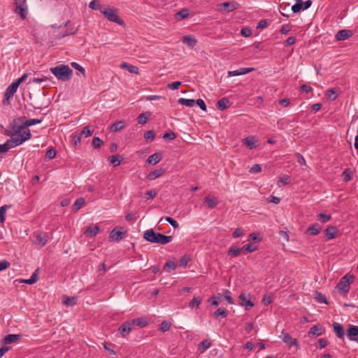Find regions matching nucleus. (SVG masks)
Instances as JSON below:
<instances>
[{"label":"nucleus","instance_id":"1","mask_svg":"<svg viewBox=\"0 0 358 358\" xmlns=\"http://www.w3.org/2000/svg\"><path fill=\"white\" fill-rule=\"evenodd\" d=\"M6 134L10 136V138L8 139L5 143L0 145V153H5L9 149L21 145L31 136V132L29 131L24 132L22 135H18L13 130L10 132L6 133Z\"/></svg>","mask_w":358,"mask_h":358},{"label":"nucleus","instance_id":"2","mask_svg":"<svg viewBox=\"0 0 358 358\" xmlns=\"http://www.w3.org/2000/svg\"><path fill=\"white\" fill-rule=\"evenodd\" d=\"M143 238L152 243H159L162 245L170 243L173 237L171 236H165L158 232H155L153 229H148L143 234Z\"/></svg>","mask_w":358,"mask_h":358},{"label":"nucleus","instance_id":"3","mask_svg":"<svg viewBox=\"0 0 358 358\" xmlns=\"http://www.w3.org/2000/svg\"><path fill=\"white\" fill-rule=\"evenodd\" d=\"M50 71L58 80L64 82L69 80L73 76V71L66 64L52 67Z\"/></svg>","mask_w":358,"mask_h":358},{"label":"nucleus","instance_id":"4","mask_svg":"<svg viewBox=\"0 0 358 358\" xmlns=\"http://www.w3.org/2000/svg\"><path fill=\"white\" fill-rule=\"evenodd\" d=\"M25 117H19L17 119L14 120V125L12 127V129L15 133H16L18 135H22L24 132L29 131L30 132V130L27 129L28 127L40 124L42 122V120L38 119H30L28 120H26L24 122L22 123L21 125H17L18 122H20L22 121L23 119H24Z\"/></svg>","mask_w":358,"mask_h":358},{"label":"nucleus","instance_id":"5","mask_svg":"<svg viewBox=\"0 0 358 358\" xmlns=\"http://www.w3.org/2000/svg\"><path fill=\"white\" fill-rule=\"evenodd\" d=\"M101 13L107 18L108 20L115 22L119 25H124V21L120 19L117 13V9L114 8L106 7L104 6Z\"/></svg>","mask_w":358,"mask_h":358},{"label":"nucleus","instance_id":"6","mask_svg":"<svg viewBox=\"0 0 358 358\" xmlns=\"http://www.w3.org/2000/svg\"><path fill=\"white\" fill-rule=\"evenodd\" d=\"M354 281V276L352 275L346 274L342 277L336 288L338 289L341 295H346L350 290V285Z\"/></svg>","mask_w":358,"mask_h":358},{"label":"nucleus","instance_id":"7","mask_svg":"<svg viewBox=\"0 0 358 358\" xmlns=\"http://www.w3.org/2000/svg\"><path fill=\"white\" fill-rule=\"evenodd\" d=\"M16 13L19 14L22 19H25L27 15V5L25 0H15Z\"/></svg>","mask_w":358,"mask_h":358},{"label":"nucleus","instance_id":"8","mask_svg":"<svg viewBox=\"0 0 358 358\" xmlns=\"http://www.w3.org/2000/svg\"><path fill=\"white\" fill-rule=\"evenodd\" d=\"M17 87L12 83L10 85H8L7 87L5 94H4V98L3 99V104L4 106H8L10 103V99L13 98L14 94L16 92L17 90Z\"/></svg>","mask_w":358,"mask_h":358},{"label":"nucleus","instance_id":"9","mask_svg":"<svg viewBox=\"0 0 358 358\" xmlns=\"http://www.w3.org/2000/svg\"><path fill=\"white\" fill-rule=\"evenodd\" d=\"M238 4L235 1H226L218 4V9L220 11H224L229 13L237 9Z\"/></svg>","mask_w":358,"mask_h":358},{"label":"nucleus","instance_id":"10","mask_svg":"<svg viewBox=\"0 0 358 358\" xmlns=\"http://www.w3.org/2000/svg\"><path fill=\"white\" fill-rule=\"evenodd\" d=\"M48 241V235L45 232H41L35 234L34 243L41 248L43 247Z\"/></svg>","mask_w":358,"mask_h":358},{"label":"nucleus","instance_id":"11","mask_svg":"<svg viewBox=\"0 0 358 358\" xmlns=\"http://www.w3.org/2000/svg\"><path fill=\"white\" fill-rule=\"evenodd\" d=\"M347 336L349 340L358 343V326L349 325L347 330Z\"/></svg>","mask_w":358,"mask_h":358},{"label":"nucleus","instance_id":"12","mask_svg":"<svg viewBox=\"0 0 358 358\" xmlns=\"http://www.w3.org/2000/svg\"><path fill=\"white\" fill-rule=\"evenodd\" d=\"M132 323L131 321L124 322L118 329V332L122 337H126L132 329Z\"/></svg>","mask_w":358,"mask_h":358},{"label":"nucleus","instance_id":"13","mask_svg":"<svg viewBox=\"0 0 358 358\" xmlns=\"http://www.w3.org/2000/svg\"><path fill=\"white\" fill-rule=\"evenodd\" d=\"M352 36V32L349 29H341L336 34L337 41H344Z\"/></svg>","mask_w":358,"mask_h":358},{"label":"nucleus","instance_id":"14","mask_svg":"<svg viewBox=\"0 0 358 358\" xmlns=\"http://www.w3.org/2000/svg\"><path fill=\"white\" fill-rule=\"evenodd\" d=\"M324 332V328L320 324H316L310 329L308 334L314 336H319L322 335Z\"/></svg>","mask_w":358,"mask_h":358},{"label":"nucleus","instance_id":"15","mask_svg":"<svg viewBox=\"0 0 358 358\" xmlns=\"http://www.w3.org/2000/svg\"><path fill=\"white\" fill-rule=\"evenodd\" d=\"M162 159V154L161 152H155L150 156L146 160V162L149 164L155 165L159 163Z\"/></svg>","mask_w":358,"mask_h":358},{"label":"nucleus","instance_id":"16","mask_svg":"<svg viewBox=\"0 0 358 358\" xmlns=\"http://www.w3.org/2000/svg\"><path fill=\"white\" fill-rule=\"evenodd\" d=\"M124 234V232L117 231L115 228L110 231L109 238L115 242H119L123 238Z\"/></svg>","mask_w":358,"mask_h":358},{"label":"nucleus","instance_id":"17","mask_svg":"<svg viewBox=\"0 0 358 358\" xmlns=\"http://www.w3.org/2000/svg\"><path fill=\"white\" fill-rule=\"evenodd\" d=\"M243 143L250 150H252L257 148L256 141L255 136H250L243 139Z\"/></svg>","mask_w":358,"mask_h":358},{"label":"nucleus","instance_id":"18","mask_svg":"<svg viewBox=\"0 0 358 358\" xmlns=\"http://www.w3.org/2000/svg\"><path fill=\"white\" fill-rule=\"evenodd\" d=\"M38 273H39V268H38L32 273V275L29 279H22V280H20V282L22 283H25V284H28V285H33L35 282H36L37 280H38Z\"/></svg>","mask_w":358,"mask_h":358},{"label":"nucleus","instance_id":"19","mask_svg":"<svg viewBox=\"0 0 358 358\" xmlns=\"http://www.w3.org/2000/svg\"><path fill=\"white\" fill-rule=\"evenodd\" d=\"M333 327H334V331L337 336L338 338L343 339L345 336V331L343 327V326L338 323V322H334L333 323Z\"/></svg>","mask_w":358,"mask_h":358},{"label":"nucleus","instance_id":"20","mask_svg":"<svg viewBox=\"0 0 358 358\" xmlns=\"http://www.w3.org/2000/svg\"><path fill=\"white\" fill-rule=\"evenodd\" d=\"M239 299L241 301V305L244 306L245 310H250L254 306V303L250 299H247L246 295L244 293L240 294Z\"/></svg>","mask_w":358,"mask_h":358},{"label":"nucleus","instance_id":"21","mask_svg":"<svg viewBox=\"0 0 358 358\" xmlns=\"http://www.w3.org/2000/svg\"><path fill=\"white\" fill-rule=\"evenodd\" d=\"M182 41L190 48H193L197 43L196 39L191 35H186L183 36Z\"/></svg>","mask_w":358,"mask_h":358},{"label":"nucleus","instance_id":"22","mask_svg":"<svg viewBox=\"0 0 358 358\" xmlns=\"http://www.w3.org/2000/svg\"><path fill=\"white\" fill-rule=\"evenodd\" d=\"M324 232L327 236V239L331 240L336 236L338 229L334 226H329L325 229Z\"/></svg>","mask_w":358,"mask_h":358},{"label":"nucleus","instance_id":"23","mask_svg":"<svg viewBox=\"0 0 358 358\" xmlns=\"http://www.w3.org/2000/svg\"><path fill=\"white\" fill-rule=\"evenodd\" d=\"M321 226L318 223L310 225L306 231V234L312 236L317 235L321 229Z\"/></svg>","mask_w":358,"mask_h":358},{"label":"nucleus","instance_id":"24","mask_svg":"<svg viewBox=\"0 0 358 358\" xmlns=\"http://www.w3.org/2000/svg\"><path fill=\"white\" fill-rule=\"evenodd\" d=\"M164 172H165V171L163 169H155V171H153L148 174L147 178L150 180H154L156 178L162 176Z\"/></svg>","mask_w":358,"mask_h":358},{"label":"nucleus","instance_id":"25","mask_svg":"<svg viewBox=\"0 0 358 358\" xmlns=\"http://www.w3.org/2000/svg\"><path fill=\"white\" fill-rule=\"evenodd\" d=\"M21 337L20 334H8L3 339V344L8 345L15 343L17 339Z\"/></svg>","mask_w":358,"mask_h":358},{"label":"nucleus","instance_id":"26","mask_svg":"<svg viewBox=\"0 0 358 358\" xmlns=\"http://www.w3.org/2000/svg\"><path fill=\"white\" fill-rule=\"evenodd\" d=\"M120 66L122 69H126L131 73L136 75L139 73L138 68L137 66L129 64L127 62H122Z\"/></svg>","mask_w":358,"mask_h":358},{"label":"nucleus","instance_id":"27","mask_svg":"<svg viewBox=\"0 0 358 358\" xmlns=\"http://www.w3.org/2000/svg\"><path fill=\"white\" fill-rule=\"evenodd\" d=\"M203 201L208 205L209 208H214L219 203L216 197L210 198V196H206L203 199Z\"/></svg>","mask_w":358,"mask_h":358},{"label":"nucleus","instance_id":"28","mask_svg":"<svg viewBox=\"0 0 358 358\" xmlns=\"http://www.w3.org/2000/svg\"><path fill=\"white\" fill-rule=\"evenodd\" d=\"M94 131V127L92 125H87V126H85L83 130L81 131V132L80 133V136L83 137H89L90 136H92L93 134Z\"/></svg>","mask_w":358,"mask_h":358},{"label":"nucleus","instance_id":"29","mask_svg":"<svg viewBox=\"0 0 358 358\" xmlns=\"http://www.w3.org/2000/svg\"><path fill=\"white\" fill-rule=\"evenodd\" d=\"M282 340L290 347L292 345H298L297 340L296 338H293L289 334H285Z\"/></svg>","mask_w":358,"mask_h":358},{"label":"nucleus","instance_id":"30","mask_svg":"<svg viewBox=\"0 0 358 358\" xmlns=\"http://www.w3.org/2000/svg\"><path fill=\"white\" fill-rule=\"evenodd\" d=\"M132 323V325H136L141 327H146L148 324V321L143 318V317H138L136 319H134L132 320H130Z\"/></svg>","mask_w":358,"mask_h":358},{"label":"nucleus","instance_id":"31","mask_svg":"<svg viewBox=\"0 0 358 358\" xmlns=\"http://www.w3.org/2000/svg\"><path fill=\"white\" fill-rule=\"evenodd\" d=\"M99 231V227L97 225L89 226L85 231V234L94 236L98 234Z\"/></svg>","mask_w":358,"mask_h":358},{"label":"nucleus","instance_id":"32","mask_svg":"<svg viewBox=\"0 0 358 358\" xmlns=\"http://www.w3.org/2000/svg\"><path fill=\"white\" fill-rule=\"evenodd\" d=\"M229 103V99L227 97H223L217 101V108L220 110H224L227 108V104Z\"/></svg>","mask_w":358,"mask_h":358},{"label":"nucleus","instance_id":"33","mask_svg":"<svg viewBox=\"0 0 358 358\" xmlns=\"http://www.w3.org/2000/svg\"><path fill=\"white\" fill-rule=\"evenodd\" d=\"M314 299L318 302V303H323L325 304H328V301L327 299V297L322 294V293L319 292L318 291L314 292Z\"/></svg>","mask_w":358,"mask_h":358},{"label":"nucleus","instance_id":"34","mask_svg":"<svg viewBox=\"0 0 358 358\" xmlns=\"http://www.w3.org/2000/svg\"><path fill=\"white\" fill-rule=\"evenodd\" d=\"M63 299H64L63 303L66 306H73L76 305L78 301V299L76 296L69 297L67 296H64Z\"/></svg>","mask_w":358,"mask_h":358},{"label":"nucleus","instance_id":"35","mask_svg":"<svg viewBox=\"0 0 358 358\" xmlns=\"http://www.w3.org/2000/svg\"><path fill=\"white\" fill-rule=\"evenodd\" d=\"M124 127V122L119 121L110 126V131L113 132H117L122 130Z\"/></svg>","mask_w":358,"mask_h":358},{"label":"nucleus","instance_id":"36","mask_svg":"<svg viewBox=\"0 0 358 358\" xmlns=\"http://www.w3.org/2000/svg\"><path fill=\"white\" fill-rule=\"evenodd\" d=\"M243 249L241 248H238L236 246H231L228 250V255L231 257H237L242 252Z\"/></svg>","mask_w":358,"mask_h":358},{"label":"nucleus","instance_id":"37","mask_svg":"<svg viewBox=\"0 0 358 358\" xmlns=\"http://www.w3.org/2000/svg\"><path fill=\"white\" fill-rule=\"evenodd\" d=\"M177 267V264L172 261H168L164 266V271L169 273L171 271H174Z\"/></svg>","mask_w":358,"mask_h":358},{"label":"nucleus","instance_id":"38","mask_svg":"<svg viewBox=\"0 0 358 358\" xmlns=\"http://www.w3.org/2000/svg\"><path fill=\"white\" fill-rule=\"evenodd\" d=\"M303 1L302 0H296L295 4L292 6V11L294 13H297L303 9Z\"/></svg>","mask_w":358,"mask_h":358},{"label":"nucleus","instance_id":"39","mask_svg":"<svg viewBox=\"0 0 358 358\" xmlns=\"http://www.w3.org/2000/svg\"><path fill=\"white\" fill-rule=\"evenodd\" d=\"M178 101L179 103L188 107H193L195 105V100L194 99L180 98Z\"/></svg>","mask_w":358,"mask_h":358},{"label":"nucleus","instance_id":"40","mask_svg":"<svg viewBox=\"0 0 358 358\" xmlns=\"http://www.w3.org/2000/svg\"><path fill=\"white\" fill-rule=\"evenodd\" d=\"M85 203V201L83 198H78L73 205V210L75 211H78L84 206Z\"/></svg>","mask_w":358,"mask_h":358},{"label":"nucleus","instance_id":"41","mask_svg":"<svg viewBox=\"0 0 358 358\" xmlns=\"http://www.w3.org/2000/svg\"><path fill=\"white\" fill-rule=\"evenodd\" d=\"M201 299L200 297H194L191 301H189L188 306L191 308H199L201 303Z\"/></svg>","mask_w":358,"mask_h":358},{"label":"nucleus","instance_id":"42","mask_svg":"<svg viewBox=\"0 0 358 358\" xmlns=\"http://www.w3.org/2000/svg\"><path fill=\"white\" fill-rule=\"evenodd\" d=\"M103 7H104V6L100 5L99 1H97L96 0H93L89 4L90 8H91L92 10H99L101 13V10H103Z\"/></svg>","mask_w":358,"mask_h":358},{"label":"nucleus","instance_id":"43","mask_svg":"<svg viewBox=\"0 0 358 358\" xmlns=\"http://www.w3.org/2000/svg\"><path fill=\"white\" fill-rule=\"evenodd\" d=\"M343 176V181L347 182L352 178V171L350 169H346L342 173Z\"/></svg>","mask_w":358,"mask_h":358},{"label":"nucleus","instance_id":"44","mask_svg":"<svg viewBox=\"0 0 358 358\" xmlns=\"http://www.w3.org/2000/svg\"><path fill=\"white\" fill-rule=\"evenodd\" d=\"M289 6V3H287V4L281 3L280 5V12L282 16L286 17H289V15L287 13L289 12V8H288Z\"/></svg>","mask_w":358,"mask_h":358},{"label":"nucleus","instance_id":"45","mask_svg":"<svg viewBox=\"0 0 358 358\" xmlns=\"http://www.w3.org/2000/svg\"><path fill=\"white\" fill-rule=\"evenodd\" d=\"M241 248L243 249L242 252L245 253L252 252L257 250V247L251 243L245 245Z\"/></svg>","mask_w":358,"mask_h":358},{"label":"nucleus","instance_id":"46","mask_svg":"<svg viewBox=\"0 0 358 358\" xmlns=\"http://www.w3.org/2000/svg\"><path fill=\"white\" fill-rule=\"evenodd\" d=\"M291 179L290 177L287 175H283L278 181V185L280 187L281 185H285L290 182Z\"/></svg>","mask_w":358,"mask_h":358},{"label":"nucleus","instance_id":"47","mask_svg":"<svg viewBox=\"0 0 358 358\" xmlns=\"http://www.w3.org/2000/svg\"><path fill=\"white\" fill-rule=\"evenodd\" d=\"M110 164L113 166H117L121 164V160L119 159V155H112L109 157Z\"/></svg>","mask_w":358,"mask_h":358},{"label":"nucleus","instance_id":"48","mask_svg":"<svg viewBox=\"0 0 358 358\" xmlns=\"http://www.w3.org/2000/svg\"><path fill=\"white\" fill-rule=\"evenodd\" d=\"M103 144V142L101 139H100L99 137H94L92 145L94 148L98 149L100 148L101 146Z\"/></svg>","mask_w":358,"mask_h":358},{"label":"nucleus","instance_id":"49","mask_svg":"<svg viewBox=\"0 0 358 358\" xmlns=\"http://www.w3.org/2000/svg\"><path fill=\"white\" fill-rule=\"evenodd\" d=\"M210 343L207 340H204L199 343V349L201 350V352H203L206 351L208 348H210Z\"/></svg>","mask_w":358,"mask_h":358},{"label":"nucleus","instance_id":"50","mask_svg":"<svg viewBox=\"0 0 358 358\" xmlns=\"http://www.w3.org/2000/svg\"><path fill=\"white\" fill-rule=\"evenodd\" d=\"M155 136V131L153 130H148L145 132L144 138L147 141H151L154 139Z\"/></svg>","mask_w":358,"mask_h":358},{"label":"nucleus","instance_id":"51","mask_svg":"<svg viewBox=\"0 0 358 358\" xmlns=\"http://www.w3.org/2000/svg\"><path fill=\"white\" fill-rule=\"evenodd\" d=\"M171 326V324L170 322L164 321L161 323L159 329L162 332H166L170 329Z\"/></svg>","mask_w":358,"mask_h":358},{"label":"nucleus","instance_id":"52","mask_svg":"<svg viewBox=\"0 0 358 358\" xmlns=\"http://www.w3.org/2000/svg\"><path fill=\"white\" fill-rule=\"evenodd\" d=\"M81 138H82V136H80V134L73 136L72 143L76 148H77L80 145V142H81Z\"/></svg>","mask_w":358,"mask_h":358},{"label":"nucleus","instance_id":"53","mask_svg":"<svg viewBox=\"0 0 358 358\" xmlns=\"http://www.w3.org/2000/svg\"><path fill=\"white\" fill-rule=\"evenodd\" d=\"M48 80V78L45 76H42L40 78L39 77H33V78H30L29 83H41L42 82L46 81Z\"/></svg>","mask_w":358,"mask_h":358},{"label":"nucleus","instance_id":"54","mask_svg":"<svg viewBox=\"0 0 358 358\" xmlns=\"http://www.w3.org/2000/svg\"><path fill=\"white\" fill-rule=\"evenodd\" d=\"M227 315H228V311L224 309H222V308H218L214 313V315L215 317L221 316L222 317H226L227 316Z\"/></svg>","mask_w":358,"mask_h":358},{"label":"nucleus","instance_id":"55","mask_svg":"<svg viewBox=\"0 0 358 358\" xmlns=\"http://www.w3.org/2000/svg\"><path fill=\"white\" fill-rule=\"evenodd\" d=\"M71 66L75 69L76 70H78L80 71L84 76H85V71L83 67H82L79 64L76 62H71Z\"/></svg>","mask_w":358,"mask_h":358},{"label":"nucleus","instance_id":"56","mask_svg":"<svg viewBox=\"0 0 358 358\" xmlns=\"http://www.w3.org/2000/svg\"><path fill=\"white\" fill-rule=\"evenodd\" d=\"M157 195V192L155 189H151L145 194L146 199H154Z\"/></svg>","mask_w":358,"mask_h":358},{"label":"nucleus","instance_id":"57","mask_svg":"<svg viewBox=\"0 0 358 358\" xmlns=\"http://www.w3.org/2000/svg\"><path fill=\"white\" fill-rule=\"evenodd\" d=\"M317 217L322 222L325 223L331 220V217L329 215H325L323 213H320L317 215Z\"/></svg>","mask_w":358,"mask_h":358},{"label":"nucleus","instance_id":"58","mask_svg":"<svg viewBox=\"0 0 358 358\" xmlns=\"http://www.w3.org/2000/svg\"><path fill=\"white\" fill-rule=\"evenodd\" d=\"M241 75H243V69L242 68H241L239 69H237V70H235V71H229L228 72V76L229 77H231V76H241Z\"/></svg>","mask_w":358,"mask_h":358},{"label":"nucleus","instance_id":"59","mask_svg":"<svg viewBox=\"0 0 358 358\" xmlns=\"http://www.w3.org/2000/svg\"><path fill=\"white\" fill-rule=\"evenodd\" d=\"M223 294H224V299L228 301V303L230 304H233L234 300L230 295L231 294L230 291L228 289H226V290H224Z\"/></svg>","mask_w":358,"mask_h":358},{"label":"nucleus","instance_id":"60","mask_svg":"<svg viewBox=\"0 0 358 358\" xmlns=\"http://www.w3.org/2000/svg\"><path fill=\"white\" fill-rule=\"evenodd\" d=\"M46 157L49 159H53L56 156V150L53 148H50L46 151L45 153Z\"/></svg>","mask_w":358,"mask_h":358},{"label":"nucleus","instance_id":"61","mask_svg":"<svg viewBox=\"0 0 358 358\" xmlns=\"http://www.w3.org/2000/svg\"><path fill=\"white\" fill-rule=\"evenodd\" d=\"M165 220L168 222L174 229H177L179 227L178 223L171 217H166Z\"/></svg>","mask_w":358,"mask_h":358},{"label":"nucleus","instance_id":"62","mask_svg":"<svg viewBox=\"0 0 358 358\" xmlns=\"http://www.w3.org/2000/svg\"><path fill=\"white\" fill-rule=\"evenodd\" d=\"M195 104H196L199 108L203 110L206 111V105L203 99H199L197 100H195Z\"/></svg>","mask_w":358,"mask_h":358},{"label":"nucleus","instance_id":"63","mask_svg":"<svg viewBox=\"0 0 358 358\" xmlns=\"http://www.w3.org/2000/svg\"><path fill=\"white\" fill-rule=\"evenodd\" d=\"M180 19H184L189 15V10L187 9H182L176 13Z\"/></svg>","mask_w":358,"mask_h":358},{"label":"nucleus","instance_id":"64","mask_svg":"<svg viewBox=\"0 0 358 358\" xmlns=\"http://www.w3.org/2000/svg\"><path fill=\"white\" fill-rule=\"evenodd\" d=\"M137 121L138 124H143L147 122L148 117L145 115V113L140 114L137 117Z\"/></svg>","mask_w":358,"mask_h":358}]
</instances>
